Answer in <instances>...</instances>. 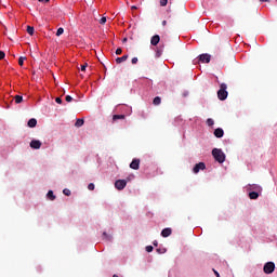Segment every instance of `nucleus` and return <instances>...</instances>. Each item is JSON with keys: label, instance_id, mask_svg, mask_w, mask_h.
Here are the masks:
<instances>
[{"label": "nucleus", "instance_id": "obj_1", "mask_svg": "<svg viewBox=\"0 0 277 277\" xmlns=\"http://www.w3.org/2000/svg\"><path fill=\"white\" fill-rule=\"evenodd\" d=\"M212 156L219 163H224V161H226V154L220 148L212 149Z\"/></svg>", "mask_w": 277, "mask_h": 277}, {"label": "nucleus", "instance_id": "obj_2", "mask_svg": "<svg viewBox=\"0 0 277 277\" xmlns=\"http://www.w3.org/2000/svg\"><path fill=\"white\" fill-rule=\"evenodd\" d=\"M227 88L226 83H222L220 85V90L217 91V98L220 101H226V98H228V91H226Z\"/></svg>", "mask_w": 277, "mask_h": 277}, {"label": "nucleus", "instance_id": "obj_3", "mask_svg": "<svg viewBox=\"0 0 277 277\" xmlns=\"http://www.w3.org/2000/svg\"><path fill=\"white\" fill-rule=\"evenodd\" d=\"M276 269V264L274 262H267L264 264L263 272L264 274H274Z\"/></svg>", "mask_w": 277, "mask_h": 277}, {"label": "nucleus", "instance_id": "obj_4", "mask_svg": "<svg viewBox=\"0 0 277 277\" xmlns=\"http://www.w3.org/2000/svg\"><path fill=\"white\" fill-rule=\"evenodd\" d=\"M115 187L119 192H122V189H124V187H127V180H117L115 182Z\"/></svg>", "mask_w": 277, "mask_h": 277}, {"label": "nucleus", "instance_id": "obj_5", "mask_svg": "<svg viewBox=\"0 0 277 277\" xmlns=\"http://www.w3.org/2000/svg\"><path fill=\"white\" fill-rule=\"evenodd\" d=\"M41 147H42V142L38 140H32L30 142V148H34L35 150H40Z\"/></svg>", "mask_w": 277, "mask_h": 277}, {"label": "nucleus", "instance_id": "obj_6", "mask_svg": "<svg viewBox=\"0 0 277 277\" xmlns=\"http://www.w3.org/2000/svg\"><path fill=\"white\" fill-rule=\"evenodd\" d=\"M205 168H207V166L205 164V162H199L197 164H195L193 172L195 174H198V172H200V170H205Z\"/></svg>", "mask_w": 277, "mask_h": 277}, {"label": "nucleus", "instance_id": "obj_7", "mask_svg": "<svg viewBox=\"0 0 277 277\" xmlns=\"http://www.w3.org/2000/svg\"><path fill=\"white\" fill-rule=\"evenodd\" d=\"M199 62H202V64H209V62H211V56L209 54H200Z\"/></svg>", "mask_w": 277, "mask_h": 277}, {"label": "nucleus", "instance_id": "obj_8", "mask_svg": "<svg viewBox=\"0 0 277 277\" xmlns=\"http://www.w3.org/2000/svg\"><path fill=\"white\" fill-rule=\"evenodd\" d=\"M130 168L132 170H140V159L134 158L132 162L130 163Z\"/></svg>", "mask_w": 277, "mask_h": 277}, {"label": "nucleus", "instance_id": "obj_9", "mask_svg": "<svg viewBox=\"0 0 277 277\" xmlns=\"http://www.w3.org/2000/svg\"><path fill=\"white\" fill-rule=\"evenodd\" d=\"M160 40H161V37H159V35H155L150 39V44L153 47H157V44H159Z\"/></svg>", "mask_w": 277, "mask_h": 277}, {"label": "nucleus", "instance_id": "obj_10", "mask_svg": "<svg viewBox=\"0 0 277 277\" xmlns=\"http://www.w3.org/2000/svg\"><path fill=\"white\" fill-rule=\"evenodd\" d=\"M37 124H38V120H36V118H31L27 122V127H29L30 129L36 128Z\"/></svg>", "mask_w": 277, "mask_h": 277}, {"label": "nucleus", "instance_id": "obj_11", "mask_svg": "<svg viewBox=\"0 0 277 277\" xmlns=\"http://www.w3.org/2000/svg\"><path fill=\"white\" fill-rule=\"evenodd\" d=\"M170 235H172V228L167 227V228L162 229L161 237H170Z\"/></svg>", "mask_w": 277, "mask_h": 277}, {"label": "nucleus", "instance_id": "obj_12", "mask_svg": "<svg viewBox=\"0 0 277 277\" xmlns=\"http://www.w3.org/2000/svg\"><path fill=\"white\" fill-rule=\"evenodd\" d=\"M214 135L216 136V137H224V130L222 129V128H217V129H215L214 130Z\"/></svg>", "mask_w": 277, "mask_h": 277}, {"label": "nucleus", "instance_id": "obj_13", "mask_svg": "<svg viewBox=\"0 0 277 277\" xmlns=\"http://www.w3.org/2000/svg\"><path fill=\"white\" fill-rule=\"evenodd\" d=\"M127 60H129V55H123L121 57H117L116 63L117 64H122V62H127Z\"/></svg>", "mask_w": 277, "mask_h": 277}, {"label": "nucleus", "instance_id": "obj_14", "mask_svg": "<svg viewBox=\"0 0 277 277\" xmlns=\"http://www.w3.org/2000/svg\"><path fill=\"white\" fill-rule=\"evenodd\" d=\"M249 198L251 200H256V198H259V192H251V193H249Z\"/></svg>", "mask_w": 277, "mask_h": 277}, {"label": "nucleus", "instance_id": "obj_15", "mask_svg": "<svg viewBox=\"0 0 277 277\" xmlns=\"http://www.w3.org/2000/svg\"><path fill=\"white\" fill-rule=\"evenodd\" d=\"M126 116L124 115H114L113 116V120L116 121V120H124Z\"/></svg>", "mask_w": 277, "mask_h": 277}, {"label": "nucleus", "instance_id": "obj_16", "mask_svg": "<svg viewBox=\"0 0 277 277\" xmlns=\"http://www.w3.org/2000/svg\"><path fill=\"white\" fill-rule=\"evenodd\" d=\"M153 105H161V97L156 96L153 101Z\"/></svg>", "mask_w": 277, "mask_h": 277}, {"label": "nucleus", "instance_id": "obj_17", "mask_svg": "<svg viewBox=\"0 0 277 277\" xmlns=\"http://www.w3.org/2000/svg\"><path fill=\"white\" fill-rule=\"evenodd\" d=\"M83 124H84L83 119H77L75 127L79 128V127H83Z\"/></svg>", "mask_w": 277, "mask_h": 277}, {"label": "nucleus", "instance_id": "obj_18", "mask_svg": "<svg viewBox=\"0 0 277 277\" xmlns=\"http://www.w3.org/2000/svg\"><path fill=\"white\" fill-rule=\"evenodd\" d=\"M49 200H55V195L53 194V190H49L47 194Z\"/></svg>", "mask_w": 277, "mask_h": 277}, {"label": "nucleus", "instance_id": "obj_19", "mask_svg": "<svg viewBox=\"0 0 277 277\" xmlns=\"http://www.w3.org/2000/svg\"><path fill=\"white\" fill-rule=\"evenodd\" d=\"M15 103L18 105L19 103H23V96L22 95H15L14 97Z\"/></svg>", "mask_w": 277, "mask_h": 277}, {"label": "nucleus", "instance_id": "obj_20", "mask_svg": "<svg viewBox=\"0 0 277 277\" xmlns=\"http://www.w3.org/2000/svg\"><path fill=\"white\" fill-rule=\"evenodd\" d=\"M252 189H254V192H263V188H261V186L256 185V184H253L251 186Z\"/></svg>", "mask_w": 277, "mask_h": 277}, {"label": "nucleus", "instance_id": "obj_21", "mask_svg": "<svg viewBox=\"0 0 277 277\" xmlns=\"http://www.w3.org/2000/svg\"><path fill=\"white\" fill-rule=\"evenodd\" d=\"M34 27L32 26H27V34H29V36H34Z\"/></svg>", "mask_w": 277, "mask_h": 277}, {"label": "nucleus", "instance_id": "obj_22", "mask_svg": "<svg viewBox=\"0 0 277 277\" xmlns=\"http://www.w3.org/2000/svg\"><path fill=\"white\" fill-rule=\"evenodd\" d=\"M206 122H207L208 127H213L215 124V121H213V119H211V118L207 119Z\"/></svg>", "mask_w": 277, "mask_h": 277}, {"label": "nucleus", "instance_id": "obj_23", "mask_svg": "<svg viewBox=\"0 0 277 277\" xmlns=\"http://www.w3.org/2000/svg\"><path fill=\"white\" fill-rule=\"evenodd\" d=\"M25 60H27V57H25V56H21V57L18 58V64H19V66H23V64H25Z\"/></svg>", "mask_w": 277, "mask_h": 277}, {"label": "nucleus", "instance_id": "obj_24", "mask_svg": "<svg viewBox=\"0 0 277 277\" xmlns=\"http://www.w3.org/2000/svg\"><path fill=\"white\" fill-rule=\"evenodd\" d=\"M161 8H166L168 5V0H160Z\"/></svg>", "mask_w": 277, "mask_h": 277}, {"label": "nucleus", "instance_id": "obj_25", "mask_svg": "<svg viewBox=\"0 0 277 277\" xmlns=\"http://www.w3.org/2000/svg\"><path fill=\"white\" fill-rule=\"evenodd\" d=\"M107 23V17H102L101 19H100V24L101 25H105Z\"/></svg>", "mask_w": 277, "mask_h": 277}, {"label": "nucleus", "instance_id": "obj_26", "mask_svg": "<svg viewBox=\"0 0 277 277\" xmlns=\"http://www.w3.org/2000/svg\"><path fill=\"white\" fill-rule=\"evenodd\" d=\"M88 189H89L90 192H94V183H90V184L88 185Z\"/></svg>", "mask_w": 277, "mask_h": 277}, {"label": "nucleus", "instance_id": "obj_27", "mask_svg": "<svg viewBox=\"0 0 277 277\" xmlns=\"http://www.w3.org/2000/svg\"><path fill=\"white\" fill-rule=\"evenodd\" d=\"M64 34V28H58L56 31V36H62Z\"/></svg>", "mask_w": 277, "mask_h": 277}, {"label": "nucleus", "instance_id": "obj_28", "mask_svg": "<svg viewBox=\"0 0 277 277\" xmlns=\"http://www.w3.org/2000/svg\"><path fill=\"white\" fill-rule=\"evenodd\" d=\"M65 101H66L67 103H71V102H72V96L66 95Z\"/></svg>", "mask_w": 277, "mask_h": 277}, {"label": "nucleus", "instance_id": "obj_29", "mask_svg": "<svg viewBox=\"0 0 277 277\" xmlns=\"http://www.w3.org/2000/svg\"><path fill=\"white\" fill-rule=\"evenodd\" d=\"M63 194H64L65 196H70V189L65 188V189L63 190Z\"/></svg>", "mask_w": 277, "mask_h": 277}, {"label": "nucleus", "instance_id": "obj_30", "mask_svg": "<svg viewBox=\"0 0 277 277\" xmlns=\"http://www.w3.org/2000/svg\"><path fill=\"white\" fill-rule=\"evenodd\" d=\"M116 55H122V49L121 48H118L116 50Z\"/></svg>", "mask_w": 277, "mask_h": 277}, {"label": "nucleus", "instance_id": "obj_31", "mask_svg": "<svg viewBox=\"0 0 277 277\" xmlns=\"http://www.w3.org/2000/svg\"><path fill=\"white\" fill-rule=\"evenodd\" d=\"M5 58V52L0 51V60H4Z\"/></svg>", "mask_w": 277, "mask_h": 277}, {"label": "nucleus", "instance_id": "obj_32", "mask_svg": "<svg viewBox=\"0 0 277 277\" xmlns=\"http://www.w3.org/2000/svg\"><path fill=\"white\" fill-rule=\"evenodd\" d=\"M81 70H82V72H84V70H85V68H88V63H85V64H83V65H81Z\"/></svg>", "mask_w": 277, "mask_h": 277}, {"label": "nucleus", "instance_id": "obj_33", "mask_svg": "<svg viewBox=\"0 0 277 277\" xmlns=\"http://www.w3.org/2000/svg\"><path fill=\"white\" fill-rule=\"evenodd\" d=\"M153 250H154L153 246H147L146 247V252H153Z\"/></svg>", "mask_w": 277, "mask_h": 277}, {"label": "nucleus", "instance_id": "obj_34", "mask_svg": "<svg viewBox=\"0 0 277 277\" xmlns=\"http://www.w3.org/2000/svg\"><path fill=\"white\" fill-rule=\"evenodd\" d=\"M55 102H56L58 105H62V100H61V97H56V98H55Z\"/></svg>", "mask_w": 277, "mask_h": 277}, {"label": "nucleus", "instance_id": "obj_35", "mask_svg": "<svg viewBox=\"0 0 277 277\" xmlns=\"http://www.w3.org/2000/svg\"><path fill=\"white\" fill-rule=\"evenodd\" d=\"M103 237H105V239H108V240H110L111 238L107 235V233H103Z\"/></svg>", "mask_w": 277, "mask_h": 277}, {"label": "nucleus", "instance_id": "obj_36", "mask_svg": "<svg viewBox=\"0 0 277 277\" xmlns=\"http://www.w3.org/2000/svg\"><path fill=\"white\" fill-rule=\"evenodd\" d=\"M131 62H132V64H137L138 60H137V57H133Z\"/></svg>", "mask_w": 277, "mask_h": 277}, {"label": "nucleus", "instance_id": "obj_37", "mask_svg": "<svg viewBox=\"0 0 277 277\" xmlns=\"http://www.w3.org/2000/svg\"><path fill=\"white\" fill-rule=\"evenodd\" d=\"M40 3H49L51 0H38Z\"/></svg>", "mask_w": 277, "mask_h": 277}, {"label": "nucleus", "instance_id": "obj_38", "mask_svg": "<svg viewBox=\"0 0 277 277\" xmlns=\"http://www.w3.org/2000/svg\"><path fill=\"white\" fill-rule=\"evenodd\" d=\"M168 25L167 21H162V27H166Z\"/></svg>", "mask_w": 277, "mask_h": 277}, {"label": "nucleus", "instance_id": "obj_39", "mask_svg": "<svg viewBox=\"0 0 277 277\" xmlns=\"http://www.w3.org/2000/svg\"><path fill=\"white\" fill-rule=\"evenodd\" d=\"M214 274L216 277H220V273H217V271L213 269Z\"/></svg>", "mask_w": 277, "mask_h": 277}, {"label": "nucleus", "instance_id": "obj_40", "mask_svg": "<svg viewBox=\"0 0 277 277\" xmlns=\"http://www.w3.org/2000/svg\"><path fill=\"white\" fill-rule=\"evenodd\" d=\"M131 10H137V6L132 5V6H131Z\"/></svg>", "mask_w": 277, "mask_h": 277}, {"label": "nucleus", "instance_id": "obj_41", "mask_svg": "<svg viewBox=\"0 0 277 277\" xmlns=\"http://www.w3.org/2000/svg\"><path fill=\"white\" fill-rule=\"evenodd\" d=\"M262 3H265V2H267V0H260Z\"/></svg>", "mask_w": 277, "mask_h": 277}, {"label": "nucleus", "instance_id": "obj_42", "mask_svg": "<svg viewBox=\"0 0 277 277\" xmlns=\"http://www.w3.org/2000/svg\"><path fill=\"white\" fill-rule=\"evenodd\" d=\"M122 42H127V38H123Z\"/></svg>", "mask_w": 277, "mask_h": 277}, {"label": "nucleus", "instance_id": "obj_43", "mask_svg": "<svg viewBox=\"0 0 277 277\" xmlns=\"http://www.w3.org/2000/svg\"><path fill=\"white\" fill-rule=\"evenodd\" d=\"M154 246H157V241H154Z\"/></svg>", "mask_w": 277, "mask_h": 277}, {"label": "nucleus", "instance_id": "obj_44", "mask_svg": "<svg viewBox=\"0 0 277 277\" xmlns=\"http://www.w3.org/2000/svg\"><path fill=\"white\" fill-rule=\"evenodd\" d=\"M113 277H120V276H118V275H114Z\"/></svg>", "mask_w": 277, "mask_h": 277}, {"label": "nucleus", "instance_id": "obj_45", "mask_svg": "<svg viewBox=\"0 0 277 277\" xmlns=\"http://www.w3.org/2000/svg\"><path fill=\"white\" fill-rule=\"evenodd\" d=\"M157 252H160V250H159V249H157Z\"/></svg>", "mask_w": 277, "mask_h": 277}]
</instances>
